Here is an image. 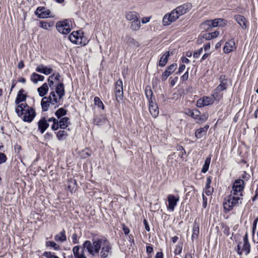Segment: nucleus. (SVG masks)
<instances>
[{"label": "nucleus", "mask_w": 258, "mask_h": 258, "mask_svg": "<svg viewBox=\"0 0 258 258\" xmlns=\"http://www.w3.org/2000/svg\"><path fill=\"white\" fill-rule=\"evenodd\" d=\"M182 251V246L180 245H177L176 246V248L174 250V253L175 254H179Z\"/></svg>", "instance_id": "50"}, {"label": "nucleus", "mask_w": 258, "mask_h": 258, "mask_svg": "<svg viewBox=\"0 0 258 258\" xmlns=\"http://www.w3.org/2000/svg\"><path fill=\"white\" fill-rule=\"evenodd\" d=\"M50 14V10L46 9L44 7H38L35 12L36 15L39 18H47Z\"/></svg>", "instance_id": "14"}, {"label": "nucleus", "mask_w": 258, "mask_h": 258, "mask_svg": "<svg viewBox=\"0 0 258 258\" xmlns=\"http://www.w3.org/2000/svg\"><path fill=\"white\" fill-rule=\"evenodd\" d=\"M107 122V120L102 116L96 117L94 118V123L97 125H102Z\"/></svg>", "instance_id": "37"}, {"label": "nucleus", "mask_w": 258, "mask_h": 258, "mask_svg": "<svg viewBox=\"0 0 258 258\" xmlns=\"http://www.w3.org/2000/svg\"><path fill=\"white\" fill-rule=\"evenodd\" d=\"M221 92L222 91L220 90H217V87L214 89L212 96L213 97L215 100L219 101L222 98L223 94L221 93Z\"/></svg>", "instance_id": "38"}, {"label": "nucleus", "mask_w": 258, "mask_h": 258, "mask_svg": "<svg viewBox=\"0 0 258 258\" xmlns=\"http://www.w3.org/2000/svg\"><path fill=\"white\" fill-rule=\"evenodd\" d=\"M242 196L231 193L225 200L223 207L225 210L229 211L234 207L238 206L242 203Z\"/></svg>", "instance_id": "4"}, {"label": "nucleus", "mask_w": 258, "mask_h": 258, "mask_svg": "<svg viewBox=\"0 0 258 258\" xmlns=\"http://www.w3.org/2000/svg\"><path fill=\"white\" fill-rule=\"evenodd\" d=\"M51 76H54L53 79H54L56 81L59 82L60 75L58 73H53Z\"/></svg>", "instance_id": "62"}, {"label": "nucleus", "mask_w": 258, "mask_h": 258, "mask_svg": "<svg viewBox=\"0 0 258 258\" xmlns=\"http://www.w3.org/2000/svg\"><path fill=\"white\" fill-rule=\"evenodd\" d=\"M115 94L116 99L117 102H119L122 100L123 97V85L122 82L121 80H118L115 84Z\"/></svg>", "instance_id": "9"}, {"label": "nucleus", "mask_w": 258, "mask_h": 258, "mask_svg": "<svg viewBox=\"0 0 258 258\" xmlns=\"http://www.w3.org/2000/svg\"><path fill=\"white\" fill-rule=\"evenodd\" d=\"M72 241L74 244H77L79 242V237L77 233H74L72 236Z\"/></svg>", "instance_id": "48"}, {"label": "nucleus", "mask_w": 258, "mask_h": 258, "mask_svg": "<svg viewBox=\"0 0 258 258\" xmlns=\"http://www.w3.org/2000/svg\"><path fill=\"white\" fill-rule=\"evenodd\" d=\"M201 39H205L206 40H211V36L210 35V34L209 33H206V34H205L203 35H201Z\"/></svg>", "instance_id": "55"}, {"label": "nucleus", "mask_w": 258, "mask_h": 258, "mask_svg": "<svg viewBox=\"0 0 258 258\" xmlns=\"http://www.w3.org/2000/svg\"><path fill=\"white\" fill-rule=\"evenodd\" d=\"M55 115L57 116L58 119H59L60 118H62L67 114V111L62 108H59L58 109L56 112H55Z\"/></svg>", "instance_id": "43"}, {"label": "nucleus", "mask_w": 258, "mask_h": 258, "mask_svg": "<svg viewBox=\"0 0 258 258\" xmlns=\"http://www.w3.org/2000/svg\"><path fill=\"white\" fill-rule=\"evenodd\" d=\"M15 111L19 116L23 115V119L24 121L31 122L36 115L34 110L25 103L17 105Z\"/></svg>", "instance_id": "3"}, {"label": "nucleus", "mask_w": 258, "mask_h": 258, "mask_svg": "<svg viewBox=\"0 0 258 258\" xmlns=\"http://www.w3.org/2000/svg\"><path fill=\"white\" fill-rule=\"evenodd\" d=\"M46 244L47 246L53 247L55 250H57L59 248V245L52 241H47Z\"/></svg>", "instance_id": "47"}, {"label": "nucleus", "mask_w": 258, "mask_h": 258, "mask_svg": "<svg viewBox=\"0 0 258 258\" xmlns=\"http://www.w3.org/2000/svg\"><path fill=\"white\" fill-rule=\"evenodd\" d=\"M199 219H196L195 220L194 226L192 228V239H194L195 238H197L199 234Z\"/></svg>", "instance_id": "23"}, {"label": "nucleus", "mask_w": 258, "mask_h": 258, "mask_svg": "<svg viewBox=\"0 0 258 258\" xmlns=\"http://www.w3.org/2000/svg\"><path fill=\"white\" fill-rule=\"evenodd\" d=\"M210 20L211 21V26L212 28L218 26L223 27L226 25V21L223 19L217 18Z\"/></svg>", "instance_id": "18"}, {"label": "nucleus", "mask_w": 258, "mask_h": 258, "mask_svg": "<svg viewBox=\"0 0 258 258\" xmlns=\"http://www.w3.org/2000/svg\"><path fill=\"white\" fill-rule=\"evenodd\" d=\"M200 28L201 30L205 31H210L212 28L211 26V21L210 20H207L203 22L200 25Z\"/></svg>", "instance_id": "34"}, {"label": "nucleus", "mask_w": 258, "mask_h": 258, "mask_svg": "<svg viewBox=\"0 0 258 258\" xmlns=\"http://www.w3.org/2000/svg\"><path fill=\"white\" fill-rule=\"evenodd\" d=\"M7 157L4 153H0V164L4 163L7 161Z\"/></svg>", "instance_id": "49"}, {"label": "nucleus", "mask_w": 258, "mask_h": 258, "mask_svg": "<svg viewBox=\"0 0 258 258\" xmlns=\"http://www.w3.org/2000/svg\"><path fill=\"white\" fill-rule=\"evenodd\" d=\"M209 34H210L211 39H212L217 38L218 36V35L219 34V32L218 31H215L213 32L209 33Z\"/></svg>", "instance_id": "53"}, {"label": "nucleus", "mask_w": 258, "mask_h": 258, "mask_svg": "<svg viewBox=\"0 0 258 258\" xmlns=\"http://www.w3.org/2000/svg\"><path fill=\"white\" fill-rule=\"evenodd\" d=\"M56 28L59 33L64 35L69 34L71 30L70 21L68 20L57 22Z\"/></svg>", "instance_id": "7"}, {"label": "nucleus", "mask_w": 258, "mask_h": 258, "mask_svg": "<svg viewBox=\"0 0 258 258\" xmlns=\"http://www.w3.org/2000/svg\"><path fill=\"white\" fill-rule=\"evenodd\" d=\"M212 178L211 177H208L207 178L206 188H211L210 184L211 183Z\"/></svg>", "instance_id": "59"}, {"label": "nucleus", "mask_w": 258, "mask_h": 258, "mask_svg": "<svg viewBox=\"0 0 258 258\" xmlns=\"http://www.w3.org/2000/svg\"><path fill=\"white\" fill-rule=\"evenodd\" d=\"M36 71L43 74L45 75L51 74L53 72L51 66H44L41 64L38 65L36 68Z\"/></svg>", "instance_id": "12"}, {"label": "nucleus", "mask_w": 258, "mask_h": 258, "mask_svg": "<svg viewBox=\"0 0 258 258\" xmlns=\"http://www.w3.org/2000/svg\"><path fill=\"white\" fill-rule=\"evenodd\" d=\"M54 239L56 241L61 242L65 241L67 239L65 231L63 230L60 233L56 234L54 237Z\"/></svg>", "instance_id": "31"}, {"label": "nucleus", "mask_w": 258, "mask_h": 258, "mask_svg": "<svg viewBox=\"0 0 258 258\" xmlns=\"http://www.w3.org/2000/svg\"><path fill=\"white\" fill-rule=\"evenodd\" d=\"M177 80H178L177 77H175L174 79H173L172 80H171L170 82L171 86L173 87L175 85L176 82L177 81Z\"/></svg>", "instance_id": "61"}, {"label": "nucleus", "mask_w": 258, "mask_h": 258, "mask_svg": "<svg viewBox=\"0 0 258 258\" xmlns=\"http://www.w3.org/2000/svg\"><path fill=\"white\" fill-rule=\"evenodd\" d=\"M235 48V42L233 40L226 42L223 48V51L226 53H228L233 51Z\"/></svg>", "instance_id": "20"}, {"label": "nucleus", "mask_w": 258, "mask_h": 258, "mask_svg": "<svg viewBox=\"0 0 258 258\" xmlns=\"http://www.w3.org/2000/svg\"><path fill=\"white\" fill-rule=\"evenodd\" d=\"M47 98H51V104L54 105L57 103L58 101L60 99H59V97L57 96V94L56 95L54 91H52L50 93V95Z\"/></svg>", "instance_id": "41"}, {"label": "nucleus", "mask_w": 258, "mask_h": 258, "mask_svg": "<svg viewBox=\"0 0 258 258\" xmlns=\"http://www.w3.org/2000/svg\"><path fill=\"white\" fill-rule=\"evenodd\" d=\"M54 25L52 21H41L39 22V26L43 29L48 30Z\"/></svg>", "instance_id": "29"}, {"label": "nucleus", "mask_w": 258, "mask_h": 258, "mask_svg": "<svg viewBox=\"0 0 258 258\" xmlns=\"http://www.w3.org/2000/svg\"><path fill=\"white\" fill-rule=\"evenodd\" d=\"M138 18V14L135 12H128L125 14V18L128 21H133Z\"/></svg>", "instance_id": "33"}, {"label": "nucleus", "mask_w": 258, "mask_h": 258, "mask_svg": "<svg viewBox=\"0 0 258 258\" xmlns=\"http://www.w3.org/2000/svg\"><path fill=\"white\" fill-rule=\"evenodd\" d=\"M213 192V188H206L205 193L207 196H211L212 195Z\"/></svg>", "instance_id": "54"}, {"label": "nucleus", "mask_w": 258, "mask_h": 258, "mask_svg": "<svg viewBox=\"0 0 258 258\" xmlns=\"http://www.w3.org/2000/svg\"><path fill=\"white\" fill-rule=\"evenodd\" d=\"M44 255L47 257V258H59L58 256H57L56 255H55L53 254H52L51 253L49 252H45L44 253Z\"/></svg>", "instance_id": "52"}, {"label": "nucleus", "mask_w": 258, "mask_h": 258, "mask_svg": "<svg viewBox=\"0 0 258 258\" xmlns=\"http://www.w3.org/2000/svg\"><path fill=\"white\" fill-rule=\"evenodd\" d=\"M250 177V175L248 174H247L245 171H244L242 174V178L245 180H248Z\"/></svg>", "instance_id": "64"}, {"label": "nucleus", "mask_w": 258, "mask_h": 258, "mask_svg": "<svg viewBox=\"0 0 258 258\" xmlns=\"http://www.w3.org/2000/svg\"><path fill=\"white\" fill-rule=\"evenodd\" d=\"M244 187V183L243 180L238 179L235 180L232 185L231 193L242 196V191Z\"/></svg>", "instance_id": "8"}, {"label": "nucleus", "mask_w": 258, "mask_h": 258, "mask_svg": "<svg viewBox=\"0 0 258 258\" xmlns=\"http://www.w3.org/2000/svg\"><path fill=\"white\" fill-rule=\"evenodd\" d=\"M55 92L59 97V99H61L64 94V89L63 83H59L55 88Z\"/></svg>", "instance_id": "30"}, {"label": "nucleus", "mask_w": 258, "mask_h": 258, "mask_svg": "<svg viewBox=\"0 0 258 258\" xmlns=\"http://www.w3.org/2000/svg\"><path fill=\"white\" fill-rule=\"evenodd\" d=\"M151 19V17H146L142 19L141 22L143 24H146L148 23Z\"/></svg>", "instance_id": "57"}, {"label": "nucleus", "mask_w": 258, "mask_h": 258, "mask_svg": "<svg viewBox=\"0 0 258 258\" xmlns=\"http://www.w3.org/2000/svg\"><path fill=\"white\" fill-rule=\"evenodd\" d=\"M209 127L208 125H206L202 128L197 130L195 132V136L197 138H201L206 135L207 131Z\"/></svg>", "instance_id": "22"}, {"label": "nucleus", "mask_w": 258, "mask_h": 258, "mask_svg": "<svg viewBox=\"0 0 258 258\" xmlns=\"http://www.w3.org/2000/svg\"><path fill=\"white\" fill-rule=\"evenodd\" d=\"M185 69V66L184 64H181L179 66L178 71L176 72V74H180Z\"/></svg>", "instance_id": "58"}, {"label": "nucleus", "mask_w": 258, "mask_h": 258, "mask_svg": "<svg viewBox=\"0 0 258 258\" xmlns=\"http://www.w3.org/2000/svg\"><path fill=\"white\" fill-rule=\"evenodd\" d=\"M53 77H54V76H50L48 79V83L49 86L50 88L53 85V81L52 80L53 79Z\"/></svg>", "instance_id": "56"}, {"label": "nucleus", "mask_w": 258, "mask_h": 258, "mask_svg": "<svg viewBox=\"0 0 258 258\" xmlns=\"http://www.w3.org/2000/svg\"><path fill=\"white\" fill-rule=\"evenodd\" d=\"M237 251L239 255L244 253L247 255L250 251V244L248 241L247 235L243 238V242H239L237 245Z\"/></svg>", "instance_id": "6"}, {"label": "nucleus", "mask_w": 258, "mask_h": 258, "mask_svg": "<svg viewBox=\"0 0 258 258\" xmlns=\"http://www.w3.org/2000/svg\"><path fill=\"white\" fill-rule=\"evenodd\" d=\"M70 40L77 45H85L87 41L81 31H73L69 36Z\"/></svg>", "instance_id": "5"}, {"label": "nucleus", "mask_w": 258, "mask_h": 258, "mask_svg": "<svg viewBox=\"0 0 258 258\" xmlns=\"http://www.w3.org/2000/svg\"><path fill=\"white\" fill-rule=\"evenodd\" d=\"M208 117V115L207 114H203L202 115L200 114L197 122L198 123L204 122L207 120Z\"/></svg>", "instance_id": "46"}, {"label": "nucleus", "mask_w": 258, "mask_h": 258, "mask_svg": "<svg viewBox=\"0 0 258 258\" xmlns=\"http://www.w3.org/2000/svg\"><path fill=\"white\" fill-rule=\"evenodd\" d=\"M191 9L189 4H186L177 7L170 13H167L163 17L162 23L164 26H168L176 21L180 16L184 15Z\"/></svg>", "instance_id": "2"}, {"label": "nucleus", "mask_w": 258, "mask_h": 258, "mask_svg": "<svg viewBox=\"0 0 258 258\" xmlns=\"http://www.w3.org/2000/svg\"><path fill=\"white\" fill-rule=\"evenodd\" d=\"M81 248L80 245L74 246L72 250L73 255L69 258H87L85 249L92 256L100 255L102 258L107 257L111 253L110 243L105 238L94 239L92 241L86 240Z\"/></svg>", "instance_id": "1"}, {"label": "nucleus", "mask_w": 258, "mask_h": 258, "mask_svg": "<svg viewBox=\"0 0 258 258\" xmlns=\"http://www.w3.org/2000/svg\"><path fill=\"white\" fill-rule=\"evenodd\" d=\"M203 52V48H200L199 50H198L197 51H196L194 54H193V56L195 58H198L200 56V55H201V54Z\"/></svg>", "instance_id": "51"}, {"label": "nucleus", "mask_w": 258, "mask_h": 258, "mask_svg": "<svg viewBox=\"0 0 258 258\" xmlns=\"http://www.w3.org/2000/svg\"><path fill=\"white\" fill-rule=\"evenodd\" d=\"M38 130L43 134L49 126V124L45 118H42L38 122Z\"/></svg>", "instance_id": "19"}, {"label": "nucleus", "mask_w": 258, "mask_h": 258, "mask_svg": "<svg viewBox=\"0 0 258 258\" xmlns=\"http://www.w3.org/2000/svg\"><path fill=\"white\" fill-rule=\"evenodd\" d=\"M94 104L97 106L99 108H101L102 109H104V106L100 100V99L98 97H95L94 99Z\"/></svg>", "instance_id": "45"}, {"label": "nucleus", "mask_w": 258, "mask_h": 258, "mask_svg": "<svg viewBox=\"0 0 258 258\" xmlns=\"http://www.w3.org/2000/svg\"><path fill=\"white\" fill-rule=\"evenodd\" d=\"M50 103L51 104V98L44 97L42 98L41 102L42 109L43 111L48 110Z\"/></svg>", "instance_id": "24"}, {"label": "nucleus", "mask_w": 258, "mask_h": 258, "mask_svg": "<svg viewBox=\"0 0 258 258\" xmlns=\"http://www.w3.org/2000/svg\"><path fill=\"white\" fill-rule=\"evenodd\" d=\"M188 78V73L186 71L181 77V79L183 81H186Z\"/></svg>", "instance_id": "63"}, {"label": "nucleus", "mask_w": 258, "mask_h": 258, "mask_svg": "<svg viewBox=\"0 0 258 258\" xmlns=\"http://www.w3.org/2000/svg\"><path fill=\"white\" fill-rule=\"evenodd\" d=\"M127 43L131 47H138L139 46L138 41H137L134 38L131 37L127 38Z\"/></svg>", "instance_id": "40"}, {"label": "nucleus", "mask_w": 258, "mask_h": 258, "mask_svg": "<svg viewBox=\"0 0 258 258\" xmlns=\"http://www.w3.org/2000/svg\"><path fill=\"white\" fill-rule=\"evenodd\" d=\"M167 200L168 202V209L173 211L177 205V202L179 200V197L178 196H175L173 195H169Z\"/></svg>", "instance_id": "11"}, {"label": "nucleus", "mask_w": 258, "mask_h": 258, "mask_svg": "<svg viewBox=\"0 0 258 258\" xmlns=\"http://www.w3.org/2000/svg\"><path fill=\"white\" fill-rule=\"evenodd\" d=\"M203 207L204 208H206L207 206V199L205 197L204 194H203Z\"/></svg>", "instance_id": "60"}, {"label": "nucleus", "mask_w": 258, "mask_h": 258, "mask_svg": "<svg viewBox=\"0 0 258 258\" xmlns=\"http://www.w3.org/2000/svg\"><path fill=\"white\" fill-rule=\"evenodd\" d=\"M48 86L47 83H44L41 87L37 89L39 95L43 97L47 94L48 91Z\"/></svg>", "instance_id": "28"}, {"label": "nucleus", "mask_w": 258, "mask_h": 258, "mask_svg": "<svg viewBox=\"0 0 258 258\" xmlns=\"http://www.w3.org/2000/svg\"><path fill=\"white\" fill-rule=\"evenodd\" d=\"M30 80L34 84H37L39 81H44V77L41 75L33 73L30 76Z\"/></svg>", "instance_id": "26"}, {"label": "nucleus", "mask_w": 258, "mask_h": 258, "mask_svg": "<svg viewBox=\"0 0 258 258\" xmlns=\"http://www.w3.org/2000/svg\"><path fill=\"white\" fill-rule=\"evenodd\" d=\"M210 162H211V157H208L206 159V160L205 161L204 164L202 169V172L203 173H206V172L208 171L209 168Z\"/></svg>", "instance_id": "42"}, {"label": "nucleus", "mask_w": 258, "mask_h": 258, "mask_svg": "<svg viewBox=\"0 0 258 258\" xmlns=\"http://www.w3.org/2000/svg\"><path fill=\"white\" fill-rule=\"evenodd\" d=\"M58 119L59 127L61 129L66 128L70 124V119L68 117H63Z\"/></svg>", "instance_id": "25"}, {"label": "nucleus", "mask_w": 258, "mask_h": 258, "mask_svg": "<svg viewBox=\"0 0 258 258\" xmlns=\"http://www.w3.org/2000/svg\"><path fill=\"white\" fill-rule=\"evenodd\" d=\"M177 67L176 63L170 65L162 75L161 79L162 81H165L176 70Z\"/></svg>", "instance_id": "13"}, {"label": "nucleus", "mask_w": 258, "mask_h": 258, "mask_svg": "<svg viewBox=\"0 0 258 258\" xmlns=\"http://www.w3.org/2000/svg\"><path fill=\"white\" fill-rule=\"evenodd\" d=\"M169 56V51H166L160 58L159 61V66L161 67L165 66L168 61Z\"/></svg>", "instance_id": "27"}, {"label": "nucleus", "mask_w": 258, "mask_h": 258, "mask_svg": "<svg viewBox=\"0 0 258 258\" xmlns=\"http://www.w3.org/2000/svg\"><path fill=\"white\" fill-rule=\"evenodd\" d=\"M141 27V22L139 19L132 22L130 28L133 31H137L139 30Z\"/></svg>", "instance_id": "32"}, {"label": "nucleus", "mask_w": 258, "mask_h": 258, "mask_svg": "<svg viewBox=\"0 0 258 258\" xmlns=\"http://www.w3.org/2000/svg\"><path fill=\"white\" fill-rule=\"evenodd\" d=\"M234 19L243 29H246L248 25V21L242 15H237L234 16Z\"/></svg>", "instance_id": "16"}, {"label": "nucleus", "mask_w": 258, "mask_h": 258, "mask_svg": "<svg viewBox=\"0 0 258 258\" xmlns=\"http://www.w3.org/2000/svg\"><path fill=\"white\" fill-rule=\"evenodd\" d=\"M220 82L219 85L217 87V90H221V91L226 90L228 87V79L225 75H222L219 78Z\"/></svg>", "instance_id": "15"}, {"label": "nucleus", "mask_w": 258, "mask_h": 258, "mask_svg": "<svg viewBox=\"0 0 258 258\" xmlns=\"http://www.w3.org/2000/svg\"><path fill=\"white\" fill-rule=\"evenodd\" d=\"M56 138L59 141L66 139L68 136V134L64 131L60 130L56 133Z\"/></svg>", "instance_id": "39"}, {"label": "nucleus", "mask_w": 258, "mask_h": 258, "mask_svg": "<svg viewBox=\"0 0 258 258\" xmlns=\"http://www.w3.org/2000/svg\"><path fill=\"white\" fill-rule=\"evenodd\" d=\"M48 121L52 122L53 124L51 125V129L53 131H56L59 127V122L58 120L54 117H51L48 119Z\"/></svg>", "instance_id": "35"}, {"label": "nucleus", "mask_w": 258, "mask_h": 258, "mask_svg": "<svg viewBox=\"0 0 258 258\" xmlns=\"http://www.w3.org/2000/svg\"><path fill=\"white\" fill-rule=\"evenodd\" d=\"M187 114L196 120L197 121L201 114V112L198 109L189 110Z\"/></svg>", "instance_id": "36"}, {"label": "nucleus", "mask_w": 258, "mask_h": 258, "mask_svg": "<svg viewBox=\"0 0 258 258\" xmlns=\"http://www.w3.org/2000/svg\"><path fill=\"white\" fill-rule=\"evenodd\" d=\"M214 100H215L212 96L211 97L204 96L198 99L197 102V106L198 107H203L205 106H208L213 104Z\"/></svg>", "instance_id": "10"}, {"label": "nucleus", "mask_w": 258, "mask_h": 258, "mask_svg": "<svg viewBox=\"0 0 258 258\" xmlns=\"http://www.w3.org/2000/svg\"><path fill=\"white\" fill-rule=\"evenodd\" d=\"M145 95L149 101V102H150V101L152 100V95L153 92L152 91L150 87H147L145 89Z\"/></svg>", "instance_id": "44"}, {"label": "nucleus", "mask_w": 258, "mask_h": 258, "mask_svg": "<svg viewBox=\"0 0 258 258\" xmlns=\"http://www.w3.org/2000/svg\"><path fill=\"white\" fill-rule=\"evenodd\" d=\"M149 111L153 117H156L159 114V109L157 105L153 101L149 102Z\"/></svg>", "instance_id": "17"}, {"label": "nucleus", "mask_w": 258, "mask_h": 258, "mask_svg": "<svg viewBox=\"0 0 258 258\" xmlns=\"http://www.w3.org/2000/svg\"><path fill=\"white\" fill-rule=\"evenodd\" d=\"M24 91L23 89H21L19 91L17 98L15 100V103L18 105H20V103L25 101L26 99V95L24 93Z\"/></svg>", "instance_id": "21"}]
</instances>
